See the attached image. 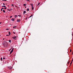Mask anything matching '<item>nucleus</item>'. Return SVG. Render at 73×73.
Returning <instances> with one entry per match:
<instances>
[{
  "instance_id": "nucleus-20",
  "label": "nucleus",
  "mask_w": 73,
  "mask_h": 73,
  "mask_svg": "<svg viewBox=\"0 0 73 73\" xmlns=\"http://www.w3.org/2000/svg\"><path fill=\"white\" fill-rule=\"evenodd\" d=\"M9 42H11V40H9Z\"/></svg>"
},
{
  "instance_id": "nucleus-31",
  "label": "nucleus",
  "mask_w": 73,
  "mask_h": 73,
  "mask_svg": "<svg viewBox=\"0 0 73 73\" xmlns=\"http://www.w3.org/2000/svg\"><path fill=\"white\" fill-rule=\"evenodd\" d=\"M3 5H5V3H3Z\"/></svg>"
},
{
  "instance_id": "nucleus-7",
  "label": "nucleus",
  "mask_w": 73,
  "mask_h": 73,
  "mask_svg": "<svg viewBox=\"0 0 73 73\" xmlns=\"http://www.w3.org/2000/svg\"><path fill=\"white\" fill-rule=\"evenodd\" d=\"M17 27L16 26H14L13 28H16Z\"/></svg>"
},
{
  "instance_id": "nucleus-24",
  "label": "nucleus",
  "mask_w": 73,
  "mask_h": 73,
  "mask_svg": "<svg viewBox=\"0 0 73 73\" xmlns=\"http://www.w3.org/2000/svg\"><path fill=\"white\" fill-rule=\"evenodd\" d=\"M70 63V61H69L68 62V64H69Z\"/></svg>"
},
{
  "instance_id": "nucleus-28",
  "label": "nucleus",
  "mask_w": 73,
  "mask_h": 73,
  "mask_svg": "<svg viewBox=\"0 0 73 73\" xmlns=\"http://www.w3.org/2000/svg\"><path fill=\"white\" fill-rule=\"evenodd\" d=\"M13 49H12L11 51H12L13 52Z\"/></svg>"
},
{
  "instance_id": "nucleus-5",
  "label": "nucleus",
  "mask_w": 73,
  "mask_h": 73,
  "mask_svg": "<svg viewBox=\"0 0 73 73\" xmlns=\"http://www.w3.org/2000/svg\"><path fill=\"white\" fill-rule=\"evenodd\" d=\"M32 16H33V15L32 14L31 15V16H30L29 17V18H28V19H29V18L31 17H32Z\"/></svg>"
},
{
  "instance_id": "nucleus-23",
  "label": "nucleus",
  "mask_w": 73,
  "mask_h": 73,
  "mask_svg": "<svg viewBox=\"0 0 73 73\" xmlns=\"http://www.w3.org/2000/svg\"><path fill=\"white\" fill-rule=\"evenodd\" d=\"M70 52H72V49H70Z\"/></svg>"
},
{
  "instance_id": "nucleus-25",
  "label": "nucleus",
  "mask_w": 73,
  "mask_h": 73,
  "mask_svg": "<svg viewBox=\"0 0 73 73\" xmlns=\"http://www.w3.org/2000/svg\"><path fill=\"white\" fill-rule=\"evenodd\" d=\"M5 58H5V57H4V58H3V60H5Z\"/></svg>"
},
{
  "instance_id": "nucleus-40",
  "label": "nucleus",
  "mask_w": 73,
  "mask_h": 73,
  "mask_svg": "<svg viewBox=\"0 0 73 73\" xmlns=\"http://www.w3.org/2000/svg\"><path fill=\"white\" fill-rule=\"evenodd\" d=\"M4 40V38L3 39V40Z\"/></svg>"
},
{
  "instance_id": "nucleus-43",
  "label": "nucleus",
  "mask_w": 73,
  "mask_h": 73,
  "mask_svg": "<svg viewBox=\"0 0 73 73\" xmlns=\"http://www.w3.org/2000/svg\"><path fill=\"white\" fill-rule=\"evenodd\" d=\"M2 1H4V0H2Z\"/></svg>"
},
{
  "instance_id": "nucleus-4",
  "label": "nucleus",
  "mask_w": 73,
  "mask_h": 73,
  "mask_svg": "<svg viewBox=\"0 0 73 73\" xmlns=\"http://www.w3.org/2000/svg\"><path fill=\"white\" fill-rule=\"evenodd\" d=\"M20 19H17V22H20Z\"/></svg>"
},
{
  "instance_id": "nucleus-3",
  "label": "nucleus",
  "mask_w": 73,
  "mask_h": 73,
  "mask_svg": "<svg viewBox=\"0 0 73 73\" xmlns=\"http://www.w3.org/2000/svg\"><path fill=\"white\" fill-rule=\"evenodd\" d=\"M12 38L13 39H15L16 38V36H14Z\"/></svg>"
},
{
  "instance_id": "nucleus-35",
  "label": "nucleus",
  "mask_w": 73,
  "mask_h": 73,
  "mask_svg": "<svg viewBox=\"0 0 73 73\" xmlns=\"http://www.w3.org/2000/svg\"><path fill=\"white\" fill-rule=\"evenodd\" d=\"M72 62H71V63H70V65H71V64H72Z\"/></svg>"
},
{
  "instance_id": "nucleus-27",
  "label": "nucleus",
  "mask_w": 73,
  "mask_h": 73,
  "mask_svg": "<svg viewBox=\"0 0 73 73\" xmlns=\"http://www.w3.org/2000/svg\"><path fill=\"white\" fill-rule=\"evenodd\" d=\"M6 36H9V35H6Z\"/></svg>"
},
{
  "instance_id": "nucleus-9",
  "label": "nucleus",
  "mask_w": 73,
  "mask_h": 73,
  "mask_svg": "<svg viewBox=\"0 0 73 73\" xmlns=\"http://www.w3.org/2000/svg\"><path fill=\"white\" fill-rule=\"evenodd\" d=\"M25 13H26V11H23V15H24V14H25Z\"/></svg>"
},
{
  "instance_id": "nucleus-30",
  "label": "nucleus",
  "mask_w": 73,
  "mask_h": 73,
  "mask_svg": "<svg viewBox=\"0 0 73 73\" xmlns=\"http://www.w3.org/2000/svg\"><path fill=\"white\" fill-rule=\"evenodd\" d=\"M10 18H12V16H11L10 17Z\"/></svg>"
},
{
  "instance_id": "nucleus-42",
  "label": "nucleus",
  "mask_w": 73,
  "mask_h": 73,
  "mask_svg": "<svg viewBox=\"0 0 73 73\" xmlns=\"http://www.w3.org/2000/svg\"><path fill=\"white\" fill-rule=\"evenodd\" d=\"M25 8H26V6H25Z\"/></svg>"
},
{
  "instance_id": "nucleus-1",
  "label": "nucleus",
  "mask_w": 73,
  "mask_h": 73,
  "mask_svg": "<svg viewBox=\"0 0 73 73\" xmlns=\"http://www.w3.org/2000/svg\"><path fill=\"white\" fill-rule=\"evenodd\" d=\"M3 44L4 46H8V43L6 41H4Z\"/></svg>"
},
{
  "instance_id": "nucleus-2",
  "label": "nucleus",
  "mask_w": 73,
  "mask_h": 73,
  "mask_svg": "<svg viewBox=\"0 0 73 73\" xmlns=\"http://www.w3.org/2000/svg\"><path fill=\"white\" fill-rule=\"evenodd\" d=\"M11 20H12L13 21H15V18H12Z\"/></svg>"
},
{
  "instance_id": "nucleus-17",
  "label": "nucleus",
  "mask_w": 73,
  "mask_h": 73,
  "mask_svg": "<svg viewBox=\"0 0 73 73\" xmlns=\"http://www.w3.org/2000/svg\"><path fill=\"white\" fill-rule=\"evenodd\" d=\"M30 5H31V6H32V7H33V5L32 4V3Z\"/></svg>"
},
{
  "instance_id": "nucleus-15",
  "label": "nucleus",
  "mask_w": 73,
  "mask_h": 73,
  "mask_svg": "<svg viewBox=\"0 0 73 73\" xmlns=\"http://www.w3.org/2000/svg\"><path fill=\"white\" fill-rule=\"evenodd\" d=\"M3 9H4V8H1V11H3Z\"/></svg>"
},
{
  "instance_id": "nucleus-10",
  "label": "nucleus",
  "mask_w": 73,
  "mask_h": 73,
  "mask_svg": "<svg viewBox=\"0 0 73 73\" xmlns=\"http://www.w3.org/2000/svg\"><path fill=\"white\" fill-rule=\"evenodd\" d=\"M13 52V51H11V52L10 53V54H11L12 52Z\"/></svg>"
},
{
  "instance_id": "nucleus-6",
  "label": "nucleus",
  "mask_w": 73,
  "mask_h": 73,
  "mask_svg": "<svg viewBox=\"0 0 73 73\" xmlns=\"http://www.w3.org/2000/svg\"><path fill=\"white\" fill-rule=\"evenodd\" d=\"M8 68L9 69H12V67H8Z\"/></svg>"
},
{
  "instance_id": "nucleus-44",
  "label": "nucleus",
  "mask_w": 73,
  "mask_h": 73,
  "mask_svg": "<svg viewBox=\"0 0 73 73\" xmlns=\"http://www.w3.org/2000/svg\"><path fill=\"white\" fill-rule=\"evenodd\" d=\"M5 4H6V5H7V3H5Z\"/></svg>"
},
{
  "instance_id": "nucleus-45",
  "label": "nucleus",
  "mask_w": 73,
  "mask_h": 73,
  "mask_svg": "<svg viewBox=\"0 0 73 73\" xmlns=\"http://www.w3.org/2000/svg\"><path fill=\"white\" fill-rule=\"evenodd\" d=\"M8 7H9V5H8Z\"/></svg>"
},
{
  "instance_id": "nucleus-46",
  "label": "nucleus",
  "mask_w": 73,
  "mask_h": 73,
  "mask_svg": "<svg viewBox=\"0 0 73 73\" xmlns=\"http://www.w3.org/2000/svg\"><path fill=\"white\" fill-rule=\"evenodd\" d=\"M73 52H72V54H73Z\"/></svg>"
},
{
  "instance_id": "nucleus-12",
  "label": "nucleus",
  "mask_w": 73,
  "mask_h": 73,
  "mask_svg": "<svg viewBox=\"0 0 73 73\" xmlns=\"http://www.w3.org/2000/svg\"><path fill=\"white\" fill-rule=\"evenodd\" d=\"M9 35H11V32L10 31L9 32Z\"/></svg>"
},
{
  "instance_id": "nucleus-29",
  "label": "nucleus",
  "mask_w": 73,
  "mask_h": 73,
  "mask_svg": "<svg viewBox=\"0 0 73 73\" xmlns=\"http://www.w3.org/2000/svg\"><path fill=\"white\" fill-rule=\"evenodd\" d=\"M6 30H7V31H8V30H9V29H6Z\"/></svg>"
},
{
  "instance_id": "nucleus-33",
  "label": "nucleus",
  "mask_w": 73,
  "mask_h": 73,
  "mask_svg": "<svg viewBox=\"0 0 73 73\" xmlns=\"http://www.w3.org/2000/svg\"><path fill=\"white\" fill-rule=\"evenodd\" d=\"M27 18H28V17H27L26 18V20H27Z\"/></svg>"
},
{
  "instance_id": "nucleus-19",
  "label": "nucleus",
  "mask_w": 73,
  "mask_h": 73,
  "mask_svg": "<svg viewBox=\"0 0 73 73\" xmlns=\"http://www.w3.org/2000/svg\"><path fill=\"white\" fill-rule=\"evenodd\" d=\"M18 16H19V17H21V16L20 15H18Z\"/></svg>"
},
{
  "instance_id": "nucleus-21",
  "label": "nucleus",
  "mask_w": 73,
  "mask_h": 73,
  "mask_svg": "<svg viewBox=\"0 0 73 73\" xmlns=\"http://www.w3.org/2000/svg\"><path fill=\"white\" fill-rule=\"evenodd\" d=\"M2 59H3V58H2V57H1V61H2Z\"/></svg>"
},
{
  "instance_id": "nucleus-18",
  "label": "nucleus",
  "mask_w": 73,
  "mask_h": 73,
  "mask_svg": "<svg viewBox=\"0 0 73 73\" xmlns=\"http://www.w3.org/2000/svg\"><path fill=\"white\" fill-rule=\"evenodd\" d=\"M3 12H4V13H5V11L4 10H3Z\"/></svg>"
},
{
  "instance_id": "nucleus-36",
  "label": "nucleus",
  "mask_w": 73,
  "mask_h": 73,
  "mask_svg": "<svg viewBox=\"0 0 73 73\" xmlns=\"http://www.w3.org/2000/svg\"><path fill=\"white\" fill-rule=\"evenodd\" d=\"M26 1H30L29 0H26Z\"/></svg>"
},
{
  "instance_id": "nucleus-16",
  "label": "nucleus",
  "mask_w": 73,
  "mask_h": 73,
  "mask_svg": "<svg viewBox=\"0 0 73 73\" xmlns=\"http://www.w3.org/2000/svg\"><path fill=\"white\" fill-rule=\"evenodd\" d=\"M23 6H26V5H26V4H24L23 5Z\"/></svg>"
},
{
  "instance_id": "nucleus-34",
  "label": "nucleus",
  "mask_w": 73,
  "mask_h": 73,
  "mask_svg": "<svg viewBox=\"0 0 73 73\" xmlns=\"http://www.w3.org/2000/svg\"><path fill=\"white\" fill-rule=\"evenodd\" d=\"M4 9H7V8L5 7L4 8Z\"/></svg>"
},
{
  "instance_id": "nucleus-26",
  "label": "nucleus",
  "mask_w": 73,
  "mask_h": 73,
  "mask_svg": "<svg viewBox=\"0 0 73 73\" xmlns=\"http://www.w3.org/2000/svg\"><path fill=\"white\" fill-rule=\"evenodd\" d=\"M15 17H17V15H15Z\"/></svg>"
},
{
  "instance_id": "nucleus-32",
  "label": "nucleus",
  "mask_w": 73,
  "mask_h": 73,
  "mask_svg": "<svg viewBox=\"0 0 73 73\" xmlns=\"http://www.w3.org/2000/svg\"><path fill=\"white\" fill-rule=\"evenodd\" d=\"M13 4H12V5H11L12 7H13Z\"/></svg>"
},
{
  "instance_id": "nucleus-11",
  "label": "nucleus",
  "mask_w": 73,
  "mask_h": 73,
  "mask_svg": "<svg viewBox=\"0 0 73 73\" xmlns=\"http://www.w3.org/2000/svg\"><path fill=\"white\" fill-rule=\"evenodd\" d=\"M34 9V7L33 6H32V9L33 10Z\"/></svg>"
},
{
  "instance_id": "nucleus-8",
  "label": "nucleus",
  "mask_w": 73,
  "mask_h": 73,
  "mask_svg": "<svg viewBox=\"0 0 73 73\" xmlns=\"http://www.w3.org/2000/svg\"><path fill=\"white\" fill-rule=\"evenodd\" d=\"M7 10H8V11H11L12 10V9H7Z\"/></svg>"
},
{
  "instance_id": "nucleus-14",
  "label": "nucleus",
  "mask_w": 73,
  "mask_h": 73,
  "mask_svg": "<svg viewBox=\"0 0 73 73\" xmlns=\"http://www.w3.org/2000/svg\"><path fill=\"white\" fill-rule=\"evenodd\" d=\"M2 7H4L5 8V7H6V6H2Z\"/></svg>"
},
{
  "instance_id": "nucleus-13",
  "label": "nucleus",
  "mask_w": 73,
  "mask_h": 73,
  "mask_svg": "<svg viewBox=\"0 0 73 73\" xmlns=\"http://www.w3.org/2000/svg\"><path fill=\"white\" fill-rule=\"evenodd\" d=\"M27 11H29V8H27Z\"/></svg>"
},
{
  "instance_id": "nucleus-22",
  "label": "nucleus",
  "mask_w": 73,
  "mask_h": 73,
  "mask_svg": "<svg viewBox=\"0 0 73 73\" xmlns=\"http://www.w3.org/2000/svg\"><path fill=\"white\" fill-rule=\"evenodd\" d=\"M40 3H38V4L37 5V6H38V5H39V4H40Z\"/></svg>"
},
{
  "instance_id": "nucleus-38",
  "label": "nucleus",
  "mask_w": 73,
  "mask_h": 73,
  "mask_svg": "<svg viewBox=\"0 0 73 73\" xmlns=\"http://www.w3.org/2000/svg\"><path fill=\"white\" fill-rule=\"evenodd\" d=\"M13 33L14 34H15V32H14Z\"/></svg>"
},
{
  "instance_id": "nucleus-39",
  "label": "nucleus",
  "mask_w": 73,
  "mask_h": 73,
  "mask_svg": "<svg viewBox=\"0 0 73 73\" xmlns=\"http://www.w3.org/2000/svg\"><path fill=\"white\" fill-rule=\"evenodd\" d=\"M4 1H7V0H4Z\"/></svg>"
},
{
  "instance_id": "nucleus-41",
  "label": "nucleus",
  "mask_w": 73,
  "mask_h": 73,
  "mask_svg": "<svg viewBox=\"0 0 73 73\" xmlns=\"http://www.w3.org/2000/svg\"><path fill=\"white\" fill-rule=\"evenodd\" d=\"M15 7H17V6L16 5V6H15Z\"/></svg>"
},
{
  "instance_id": "nucleus-37",
  "label": "nucleus",
  "mask_w": 73,
  "mask_h": 73,
  "mask_svg": "<svg viewBox=\"0 0 73 73\" xmlns=\"http://www.w3.org/2000/svg\"><path fill=\"white\" fill-rule=\"evenodd\" d=\"M1 23H2V22H1L0 23V24H1Z\"/></svg>"
}]
</instances>
